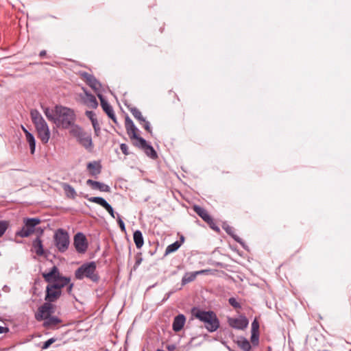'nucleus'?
<instances>
[{"label": "nucleus", "instance_id": "obj_1", "mask_svg": "<svg viewBox=\"0 0 351 351\" xmlns=\"http://www.w3.org/2000/svg\"><path fill=\"white\" fill-rule=\"evenodd\" d=\"M53 313L54 306L52 304L44 303L38 308L35 318L37 321H43V326L45 328L55 329L62 321L56 316H52Z\"/></svg>", "mask_w": 351, "mask_h": 351}, {"label": "nucleus", "instance_id": "obj_2", "mask_svg": "<svg viewBox=\"0 0 351 351\" xmlns=\"http://www.w3.org/2000/svg\"><path fill=\"white\" fill-rule=\"evenodd\" d=\"M42 276L45 281L50 284L53 289L62 291L71 280L70 277L62 276L56 266H53L48 272H43Z\"/></svg>", "mask_w": 351, "mask_h": 351}, {"label": "nucleus", "instance_id": "obj_3", "mask_svg": "<svg viewBox=\"0 0 351 351\" xmlns=\"http://www.w3.org/2000/svg\"><path fill=\"white\" fill-rule=\"evenodd\" d=\"M55 112L56 118L54 123L58 127L68 129L75 125V114L73 110L62 106H56Z\"/></svg>", "mask_w": 351, "mask_h": 351}, {"label": "nucleus", "instance_id": "obj_4", "mask_svg": "<svg viewBox=\"0 0 351 351\" xmlns=\"http://www.w3.org/2000/svg\"><path fill=\"white\" fill-rule=\"evenodd\" d=\"M30 116L36 130L38 137L43 144L48 143L50 138V131L48 125L38 110L33 109Z\"/></svg>", "mask_w": 351, "mask_h": 351}, {"label": "nucleus", "instance_id": "obj_5", "mask_svg": "<svg viewBox=\"0 0 351 351\" xmlns=\"http://www.w3.org/2000/svg\"><path fill=\"white\" fill-rule=\"evenodd\" d=\"M192 313L197 319L204 324V326L208 331L213 332L219 328V321L213 311H205L193 308Z\"/></svg>", "mask_w": 351, "mask_h": 351}, {"label": "nucleus", "instance_id": "obj_6", "mask_svg": "<svg viewBox=\"0 0 351 351\" xmlns=\"http://www.w3.org/2000/svg\"><path fill=\"white\" fill-rule=\"evenodd\" d=\"M74 276L77 280L87 278L93 282H98L100 278L95 261L83 263L75 271Z\"/></svg>", "mask_w": 351, "mask_h": 351}, {"label": "nucleus", "instance_id": "obj_7", "mask_svg": "<svg viewBox=\"0 0 351 351\" xmlns=\"http://www.w3.org/2000/svg\"><path fill=\"white\" fill-rule=\"evenodd\" d=\"M70 134L76 138L77 142L88 152H92L94 147L90 134L86 132L79 125H73L69 131Z\"/></svg>", "mask_w": 351, "mask_h": 351}, {"label": "nucleus", "instance_id": "obj_8", "mask_svg": "<svg viewBox=\"0 0 351 351\" xmlns=\"http://www.w3.org/2000/svg\"><path fill=\"white\" fill-rule=\"evenodd\" d=\"M53 243L58 250L61 252H65L70 243L69 235L66 230L62 228H58L53 234Z\"/></svg>", "mask_w": 351, "mask_h": 351}, {"label": "nucleus", "instance_id": "obj_9", "mask_svg": "<svg viewBox=\"0 0 351 351\" xmlns=\"http://www.w3.org/2000/svg\"><path fill=\"white\" fill-rule=\"evenodd\" d=\"M133 144L135 147L142 149L150 158L156 159L158 158V154L156 150L143 138H139L138 141H134Z\"/></svg>", "mask_w": 351, "mask_h": 351}, {"label": "nucleus", "instance_id": "obj_10", "mask_svg": "<svg viewBox=\"0 0 351 351\" xmlns=\"http://www.w3.org/2000/svg\"><path fill=\"white\" fill-rule=\"evenodd\" d=\"M128 109L132 114L133 117L138 121L139 124L150 134H152V130L150 123L142 115L141 112L136 107L128 106Z\"/></svg>", "mask_w": 351, "mask_h": 351}, {"label": "nucleus", "instance_id": "obj_11", "mask_svg": "<svg viewBox=\"0 0 351 351\" xmlns=\"http://www.w3.org/2000/svg\"><path fill=\"white\" fill-rule=\"evenodd\" d=\"M125 127L131 140L138 141L139 138H142L138 134V129L135 126L134 122L128 115H126L125 119Z\"/></svg>", "mask_w": 351, "mask_h": 351}, {"label": "nucleus", "instance_id": "obj_12", "mask_svg": "<svg viewBox=\"0 0 351 351\" xmlns=\"http://www.w3.org/2000/svg\"><path fill=\"white\" fill-rule=\"evenodd\" d=\"M62 291L53 289V287L48 283L46 287L45 303L52 304V302H56L62 295Z\"/></svg>", "mask_w": 351, "mask_h": 351}, {"label": "nucleus", "instance_id": "obj_13", "mask_svg": "<svg viewBox=\"0 0 351 351\" xmlns=\"http://www.w3.org/2000/svg\"><path fill=\"white\" fill-rule=\"evenodd\" d=\"M74 245L80 253H84L88 248V243L84 234L82 232L77 233L74 237Z\"/></svg>", "mask_w": 351, "mask_h": 351}, {"label": "nucleus", "instance_id": "obj_14", "mask_svg": "<svg viewBox=\"0 0 351 351\" xmlns=\"http://www.w3.org/2000/svg\"><path fill=\"white\" fill-rule=\"evenodd\" d=\"M89 202L97 204L105 208L110 216L114 218V212L110 204H108L105 199L101 197H88V195L84 196Z\"/></svg>", "mask_w": 351, "mask_h": 351}, {"label": "nucleus", "instance_id": "obj_15", "mask_svg": "<svg viewBox=\"0 0 351 351\" xmlns=\"http://www.w3.org/2000/svg\"><path fill=\"white\" fill-rule=\"evenodd\" d=\"M228 324L232 328L243 330L248 326L249 322L245 316H240L237 318H228Z\"/></svg>", "mask_w": 351, "mask_h": 351}, {"label": "nucleus", "instance_id": "obj_16", "mask_svg": "<svg viewBox=\"0 0 351 351\" xmlns=\"http://www.w3.org/2000/svg\"><path fill=\"white\" fill-rule=\"evenodd\" d=\"M98 97L100 99L101 106L104 111L107 114L109 118H110L114 123H117V118L114 113V110L112 106L108 103V101L104 98L101 94H98Z\"/></svg>", "mask_w": 351, "mask_h": 351}, {"label": "nucleus", "instance_id": "obj_17", "mask_svg": "<svg viewBox=\"0 0 351 351\" xmlns=\"http://www.w3.org/2000/svg\"><path fill=\"white\" fill-rule=\"evenodd\" d=\"M83 103L88 108L95 109L98 106L96 97L91 93L84 90V95L82 96Z\"/></svg>", "mask_w": 351, "mask_h": 351}, {"label": "nucleus", "instance_id": "obj_18", "mask_svg": "<svg viewBox=\"0 0 351 351\" xmlns=\"http://www.w3.org/2000/svg\"><path fill=\"white\" fill-rule=\"evenodd\" d=\"M86 184L90 186L94 190H99L101 192H110V188L108 185L90 179L86 181Z\"/></svg>", "mask_w": 351, "mask_h": 351}, {"label": "nucleus", "instance_id": "obj_19", "mask_svg": "<svg viewBox=\"0 0 351 351\" xmlns=\"http://www.w3.org/2000/svg\"><path fill=\"white\" fill-rule=\"evenodd\" d=\"M208 271V270L204 269V270H200V271H195V272H186L184 274V275L183 276V277L182 278V285H185L195 280V279L196 278L197 275L202 274H207Z\"/></svg>", "mask_w": 351, "mask_h": 351}, {"label": "nucleus", "instance_id": "obj_20", "mask_svg": "<svg viewBox=\"0 0 351 351\" xmlns=\"http://www.w3.org/2000/svg\"><path fill=\"white\" fill-rule=\"evenodd\" d=\"M101 165L99 161H93L87 164V169L92 176L97 177L101 172Z\"/></svg>", "mask_w": 351, "mask_h": 351}, {"label": "nucleus", "instance_id": "obj_21", "mask_svg": "<svg viewBox=\"0 0 351 351\" xmlns=\"http://www.w3.org/2000/svg\"><path fill=\"white\" fill-rule=\"evenodd\" d=\"M22 130L23 131L26 141L29 143L30 152L32 154H34L36 149V140L34 135L29 132L24 126H21Z\"/></svg>", "mask_w": 351, "mask_h": 351}, {"label": "nucleus", "instance_id": "obj_22", "mask_svg": "<svg viewBox=\"0 0 351 351\" xmlns=\"http://www.w3.org/2000/svg\"><path fill=\"white\" fill-rule=\"evenodd\" d=\"M186 322L185 316L182 314H180L175 317L172 328L175 332H178L182 329Z\"/></svg>", "mask_w": 351, "mask_h": 351}, {"label": "nucleus", "instance_id": "obj_23", "mask_svg": "<svg viewBox=\"0 0 351 351\" xmlns=\"http://www.w3.org/2000/svg\"><path fill=\"white\" fill-rule=\"evenodd\" d=\"M223 229L226 231V232L230 235L235 241L243 245L244 243L243 240L235 234V230L232 226L227 223H224L222 226Z\"/></svg>", "mask_w": 351, "mask_h": 351}, {"label": "nucleus", "instance_id": "obj_24", "mask_svg": "<svg viewBox=\"0 0 351 351\" xmlns=\"http://www.w3.org/2000/svg\"><path fill=\"white\" fill-rule=\"evenodd\" d=\"M32 248H33V250L36 254V255L43 256L44 254L43 241H42L40 236H38L32 241Z\"/></svg>", "mask_w": 351, "mask_h": 351}, {"label": "nucleus", "instance_id": "obj_25", "mask_svg": "<svg viewBox=\"0 0 351 351\" xmlns=\"http://www.w3.org/2000/svg\"><path fill=\"white\" fill-rule=\"evenodd\" d=\"M235 342L243 351H251L252 346L245 337H239Z\"/></svg>", "mask_w": 351, "mask_h": 351}, {"label": "nucleus", "instance_id": "obj_26", "mask_svg": "<svg viewBox=\"0 0 351 351\" xmlns=\"http://www.w3.org/2000/svg\"><path fill=\"white\" fill-rule=\"evenodd\" d=\"M193 209L205 222L211 217L205 208L198 205H194Z\"/></svg>", "mask_w": 351, "mask_h": 351}, {"label": "nucleus", "instance_id": "obj_27", "mask_svg": "<svg viewBox=\"0 0 351 351\" xmlns=\"http://www.w3.org/2000/svg\"><path fill=\"white\" fill-rule=\"evenodd\" d=\"M133 239L136 248L141 249L144 244V239L141 231L139 230L134 231Z\"/></svg>", "mask_w": 351, "mask_h": 351}, {"label": "nucleus", "instance_id": "obj_28", "mask_svg": "<svg viewBox=\"0 0 351 351\" xmlns=\"http://www.w3.org/2000/svg\"><path fill=\"white\" fill-rule=\"evenodd\" d=\"M183 241H184V237H182L180 241H176L174 243L169 245L166 247L165 255H168L171 253H173V252L177 251L179 249V247L181 246V244Z\"/></svg>", "mask_w": 351, "mask_h": 351}, {"label": "nucleus", "instance_id": "obj_29", "mask_svg": "<svg viewBox=\"0 0 351 351\" xmlns=\"http://www.w3.org/2000/svg\"><path fill=\"white\" fill-rule=\"evenodd\" d=\"M86 83L87 84L95 90H99L101 88V84L97 80V79L91 75H88L86 77Z\"/></svg>", "mask_w": 351, "mask_h": 351}, {"label": "nucleus", "instance_id": "obj_30", "mask_svg": "<svg viewBox=\"0 0 351 351\" xmlns=\"http://www.w3.org/2000/svg\"><path fill=\"white\" fill-rule=\"evenodd\" d=\"M62 189L66 195V197L75 199L77 196V193L74 188L69 184L64 183L62 184Z\"/></svg>", "mask_w": 351, "mask_h": 351}, {"label": "nucleus", "instance_id": "obj_31", "mask_svg": "<svg viewBox=\"0 0 351 351\" xmlns=\"http://www.w3.org/2000/svg\"><path fill=\"white\" fill-rule=\"evenodd\" d=\"M40 221H41L39 218H27L24 220V223L31 230H33V232H34L36 226L38 225Z\"/></svg>", "mask_w": 351, "mask_h": 351}, {"label": "nucleus", "instance_id": "obj_32", "mask_svg": "<svg viewBox=\"0 0 351 351\" xmlns=\"http://www.w3.org/2000/svg\"><path fill=\"white\" fill-rule=\"evenodd\" d=\"M43 112L46 116V117L48 119V120L53 121L55 123L56 114L55 112V109H51L49 107H42Z\"/></svg>", "mask_w": 351, "mask_h": 351}, {"label": "nucleus", "instance_id": "obj_33", "mask_svg": "<svg viewBox=\"0 0 351 351\" xmlns=\"http://www.w3.org/2000/svg\"><path fill=\"white\" fill-rule=\"evenodd\" d=\"M33 233V230H31L29 228L25 225L20 230L16 232V235L21 238H25L28 237Z\"/></svg>", "mask_w": 351, "mask_h": 351}, {"label": "nucleus", "instance_id": "obj_34", "mask_svg": "<svg viewBox=\"0 0 351 351\" xmlns=\"http://www.w3.org/2000/svg\"><path fill=\"white\" fill-rule=\"evenodd\" d=\"M56 339L54 338V337H52V338H50L47 341L42 343L41 344H40V348L42 349V350H46L47 349L52 343H53L54 342H56Z\"/></svg>", "mask_w": 351, "mask_h": 351}, {"label": "nucleus", "instance_id": "obj_35", "mask_svg": "<svg viewBox=\"0 0 351 351\" xmlns=\"http://www.w3.org/2000/svg\"><path fill=\"white\" fill-rule=\"evenodd\" d=\"M206 223L208 224L210 228L215 230L216 232L219 233L220 232V228L212 217H210V219L206 221Z\"/></svg>", "mask_w": 351, "mask_h": 351}, {"label": "nucleus", "instance_id": "obj_36", "mask_svg": "<svg viewBox=\"0 0 351 351\" xmlns=\"http://www.w3.org/2000/svg\"><path fill=\"white\" fill-rule=\"evenodd\" d=\"M251 342L254 346H258L259 342L258 332H252Z\"/></svg>", "mask_w": 351, "mask_h": 351}, {"label": "nucleus", "instance_id": "obj_37", "mask_svg": "<svg viewBox=\"0 0 351 351\" xmlns=\"http://www.w3.org/2000/svg\"><path fill=\"white\" fill-rule=\"evenodd\" d=\"M91 123L93 125L95 135L99 136V133H100V126H99L97 119L92 120Z\"/></svg>", "mask_w": 351, "mask_h": 351}, {"label": "nucleus", "instance_id": "obj_38", "mask_svg": "<svg viewBox=\"0 0 351 351\" xmlns=\"http://www.w3.org/2000/svg\"><path fill=\"white\" fill-rule=\"evenodd\" d=\"M228 302L232 307L236 309L241 308V304L238 302L234 298H230L228 299Z\"/></svg>", "mask_w": 351, "mask_h": 351}, {"label": "nucleus", "instance_id": "obj_39", "mask_svg": "<svg viewBox=\"0 0 351 351\" xmlns=\"http://www.w3.org/2000/svg\"><path fill=\"white\" fill-rule=\"evenodd\" d=\"M8 228V223L5 221H0V237H1L5 232Z\"/></svg>", "mask_w": 351, "mask_h": 351}, {"label": "nucleus", "instance_id": "obj_40", "mask_svg": "<svg viewBox=\"0 0 351 351\" xmlns=\"http://www.w3.org/2000/svg\"><path fill=\"white\" fill-rule=\"evenodd\" d=\"M117 222H118V224L122 232H125L126 231L125 230V223L123 222V221L122 220L121 217L120 215H118V219H117Z\"/></svg>", "mask_w": 351, "mask_h": 351}, {"label": "nucleus", "instance_id": "obj_41", "mask_svg": "<svg viewBox=\"0 0 351 351\" xmlns=\"http://www.w3.org/2000/svg\"><path fill=\"white\" fill-rule=\"evenodd\" d=\"M258 328H259V324L258 322L255 319L252 323V332H258Z\"/></svg>", "mask_w": 351, "mask_h": 351}, {"label": "nucleus", "instance_id": "obj_42", "mask_svg": "<svg viewBox=\"0 0 351 351\" xmlns=\"http://www.w3.org/2000/svg\"><path fill=\"white\" fill-rule=\"evenodd\" d=\"M140 255H141V253L136 256V261H135V263H134V269L136 270L138 267L141 265L143 259L141 257H140Z\"/></svg>", "mask_w": 351, "mask_h": 351}, {"label": "nucleus", "instance_id": "obj_43", "mask_svg": "<svg viewBox=\"0 0 351 351\" xmlns=\"http://www.w3.org/2000/svg\"><path fill=\"white\" fill-rule=\"evenodd\" d=\"M74 287V284L71 282V281L68 285H66L65 287H66V292L69 295H73V289Z\"/></svg>", "mask_w": 351, "mask_h": 351}, {"label": "nucleus", "instance_id": "obj_44", "mask_svg": "<svg viewBox=\"0 0 351 351\" xmlns=\"http://www.w3.org/2000/svg\"><path fill=\"white\" fill-rule=\"evenodd\" d=\"M120 149L122 152V153L125 155H128L129 154V152H128V147L126 144L125 143H121L120 145Z\"/></svg>", "mask_w": 351, "mask_h": 351}, {"label": "nucleus", "instance_id": "obj_45", "mask_svg": "<svg viewBox=\"0 0 351 351\" xmlns=\"http://www.w3.org/2000/svg\"><path fill=\"white\" fill-rule=\"evenodd\" d=\"M86 117L90 119L92 122V120H96L97 118L95 117V114L93 111H86Z\"/></svg>", "mask_w": 351, "mask_h": 351}, {"label": "nucleus", "instance_id": "obj_46", "mask_svg": "<svg viewBox=\"0 0 351 351\" xmlns=\"http://www.w3.org/2000/svg\"><path fill=\"white\" fill-rule=\"evenodd\" d=\"M166 348L168 351H174L176 349V344H168L166 346Z\"/></svg>", "mask_w": 351, "mask_h": 351}, {"label": "nucleus", "instance_id": "obj_47", "mask_svg": "<svg viewBox=\"0 0 351 351\" xmlns=\"http://www.w3.org/2000/svg\"><path fill=\"white\" fill-rule=\"evenodd\" d=\"M9 330H10L8 327H4V326H0V334L7 333L9 332Z\"/></svg>", "mask_w": 351, "mask_h": 351}, {"label": "nucleus", "instance_id": "obj_48", "mask_svg": "<svg viewBox=\"0 0 351 351\" xmlns=\"http://www.w3.org/2000/svg\"><path fill=\"white\" fill-rule=\"evenodd\" d=\"M46 55V51L45 50H43L40 52L39 53V56L40 57H44Z\"/></svg>", "mask_w": 351, "mask_h": 351}, {"label": "nucleus", "instance_id": "obj_49", "mask_svg": "<svg viewBox=\"0 0 351 351\" xmlns=\"http://www.w3.org/2000/svg\"><path fill=\"white\" fill-rule=\"evenodd\" d=\"M43 230H40V234H43Z\"/></svg>", "mask_w": 351, "mask_h": 351}, {"label": "nucleus", "instance_id": "obj_50", "mask_svg": "<svg viewBox=\"0 0 351 351\" xmlns=\"http://www.w3.org/2000/svg\"><path fill=\"white\" fill-rule=\"evenodd\" d=\"M156 351H165V350L158 349Z\"/></svg>", "mask_w": 351, "mask_h": 351}]
</instances>
